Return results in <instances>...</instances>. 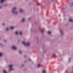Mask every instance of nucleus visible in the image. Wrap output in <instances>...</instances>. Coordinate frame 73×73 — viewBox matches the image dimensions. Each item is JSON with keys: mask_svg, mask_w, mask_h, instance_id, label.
<instances>
[{"mask_svg": "<svg viewBox=\"0 0 73 73\" xmlns=\"http://www.w3.org/2000/svg\"><path fill=\"white\" fill-rule=\"evenodd\" d=\"M17 9V6H14L12 8L11 12L13 14L15 15H19V12L16 11Z\"/></svg>", "mask_w": 73, "mask_h": 73, "instance_id": "f257e3e1", "label": "nucleus"}, {"mask_svg": "<svg viewBox=\"0 0 73 73\" xmlns=\"http://www.w3.org/2000/svg\"><path fill=\"white\" fill-rule=\"evenodd\" d=\"M13 64H10L8 66V68L9 69V71L10 72L12 70H15V68H13Z\"/></svg>", "mask_w": 73, "mask_h": 73, "instance_id": "f03ea898", "label": "nucleus"}, {"mask_svg": "<svg viewBox=\"0 0 73 73\" xmlns=\"http://www.w3.org/2000/svg\"><path fill=\"white\" fill-rule=\"evenodd\" d=\"M22 44H23V45H24L26 47H29V46H30V45H31V42H22Z\"/></svg>", "mask_w": 73, "mask_h": 73, "instance_id": "7ed1b4c3", "label": "nucleus"}, {"mask_svg": "<svg viewBox=\"0 0 73 73\" xmlns=\"http://www.w3.org/2000/svg\"><path fill=\"white\" fill-rule=\"evenodd\" d=\"M19 11L20 13H22L24 12V10L22 8H19Z\"/></svg>", "mask_w": 73, "mask_h": 73, "instance_id": "20e7f679", "label": "nucleus"}, {"mask_svg": "<svg viewBox=\"0 0 73 73\" xmlns=\"http://www.w3.org/2000/svg\"><path fill=\"white\" fill-rule=\"evenodd\" d=\"M11 49L16 50L17 49V48L16 46L13 45L11 47Z\"/></svg>", "mask_w": 73, "mask_h": 73, "instance_id": "39448f33", "label": "nucleus"}, {"mask_svg": "<svg viewBox=\"0 0 73 73\" xmlns=\"http://www.w3.org/2000/svg\"><path fill=\"white\" fill-rule=\"evenodd\" d=\"M60 35L61 36H64V32L62 30H60Z\"/></svg>", "mask_w": 73, "mask_h": 73, "instance_id": "423d86ee", "label": "nucleus"}, {"mask_svg": "<svg viewBox=\"0 0 73 73\" xmlns=\"http://www.w3.org/2000/svg\"><path fill=\"white\" fill-rule=\"evenodd\" d=\"M22 23H24L25 21V18H23L21 21Z\"/></svg>", "mask_w": 73, "mask_h": 73, "instance_id": "0eeeda50", "label": "nucleus"}, {"mask_svg": "<svg viewBox=\"0 0 73 73\" xmlns=\"http://www.w3.org/2000/svg\"><path fill=\"white\" fill-rule=\"evenodd\" d=\"M68 21L70 23H73V20L71 18H69L68 20Z\"/></svg>", "mask_w": 73, "mask_h": 73, "instance_id": "6e6552de", "label": "nucleus"}, {"mask_svg": "<svg viewBox=\"0 0 73 73\" xmlns=\"http://www.w3.org/2000/svg\"><path fill=\"white\" fill-rule=\"evenodd\" d=\"M5 30L6 31H7V32H8V31H9V28L8 27H6V28Z\"/></svg>", "mask_w": 73, "mask_h": 73, "instance_id": "1a4fd4ad", "label": "nucleus"}, {"mask_svg": "<svg viewBox=\"0 0 73 73\" xmlns=\"http://www.w3.org/2000/svg\"><path fill=\"white\" fill-rule=\"evenodd\" d=\"M15 35H19V31H17L15 32Z\"/></svg>", "mask_w": 73, "mask_h": 73, "instance_id": "9d476101", "label": "nucleus"}, {"mask_svg": "<svg viewBox=\"0 0 73 73\" xmlns=\"http://www.w3.org/2000/svg\"><path fill=\"white\" fill-rule=\"evenodd\" d=\"M19 35H20V36H22L23 35V32L22 31H20Z\"/></svg>", "mask_w": 73, "mask_h": 73, "instance_id": "9b49d317", "label": "nucleus"}, {"mask_svg": "<svg viewBox=\"0 0 73 73\" xmlns=\"http://www.w3.org/2000/svg\"><path fill=\"white\" fill-rule=\"evenodd\" d=\"M10 29L11 30H13V29H14V28H15V27L14 26H11L10 27Z\"/></svg>", "mask_w": 73, "mask_h": 73, "instance_id": "f8f14e48", "label": "nucleus"}, {"mask_svg": "<svg viewBox=\"0 0 73 73\" xmlns=\"http://www.w3.org/2000/svg\"><path fill=\"white\" fill-rule=\"evenodd\" d=\"M37 67L38 68H40V67H41V64H38L37 65Z\"/></svg>", "mask_w": 73, "mask_h": 73, "instance_id": "ddd939ff", "label": "nucleus"}, {"mask_svg": "<svg viewBox=\"0 0 73 73\" xmlns=\"http://www.w3.org/2000/svg\"><path fill=\"white\" fill-rule=\"evenodd\" d=\"M5 1V0H1L0 3H4Z\"/></svg>", "mask_w": 73, "mask_h": 73, "instance_id": "4468645a", "label": "nucleus"}, {"mask_svg": "<svg viewBox=\"0 0 73 73\" xmlns=\"http://www.w3.org/2000/svg\"><path fill=\"white\" fill-rule=\"evenodd\" d=\"M42 73H46V70H42Z\"/></svg>", "mask_w": 73, "mask_h": 73, "instance_id": "2eb2a0df", "label": "nucleus"}, {"mask_svg": "<svg viewBox=\"0 0 73 73\" xmlns=\"http://www.w3.org/2000/svg\"><path fill=\"white\" fill-rule=\"evenodd\" d=\"M7 5H8L7 3H5L3 5V7H6V6H7Z\"/></svg>", "mask_w": 73, "mask_h": 73, "instance_id": "dca6fc26", "label": "nucleus"}, {"mask_svg": "<svg viewBox=\"0 0 73 73\" xmlns=\"http://www.w3.org/2000/svg\"><path fill=\"white\" fill-rule=\"evenodd\" d=\"M3 53H0V57H3Z\"/></svg>", "mask_w": 73, "mask_h": 73, "instance_id": "f3484780", "label": "nucleus"}, {"mask_svg": "<svg viewBox=\"0 0 73 73\" xmlns=\"http://www.w3.org/2000/svg\"><path fill=\"white\" fill-rule=\"evenodd\" d=\"M40 32L42 34H43L44 33V31H42V29H40Z\"/></svg>", "mask_w": 73, "mask_h": 73, "instance_id": "a211bd4d", "label": "nucleus"}, {"mask_svg": "<svg viewBox=\"0 0 73 73\" xmlns=\"http://www.w3.org/2000/svg\"><path fill=\"white\" fill-rule=\"evenodd\" d=\"M70 7H72V6H73V2L71 4H70Z\"/></svg>", "mask_w": 73, "mask_h": 73, "instance_id": "6ab92c4d", "label": "nucleus"}, {"mask_svg": "<svg viewBox=\"0 0 73 73\" xmlns=\"http://www.w3.org/2000/svg\"><path fill=\"white\" fill-rule=\"evenodd\" d=\"M48 34L50 35H51V32L49 31H48Z\"/></svg>", "mask_w": 73, "mask_h": 73, "instance_id": "aec40b11", "label": "nucleus"}, {"mask_svg": "<svg viewBox=\"0 0 73 73\" xmlns=\"http://www.w3.org/2000/svg\"><path fill=\"white\" fill-rule=\"evenodd\" d=\"M3 42H5V43H6V42H7V40H3Z\"/></svg>", "mask_w": 73, "mask_h": 73, "instance_id": "412c9836", "label": "nucleus"}, {"mask_svg": "<svg viewBox=\"0 0 73 73\" xmlns=\"http://www.w3.org/2000/svg\"><path fill=\"white\" fill-rule=\"evenodd\" d=\"M2 25H3V26H5V24L4 23H3L2 24Z\"/></svg>", "mask_w": 73, "mask_h": 73, "instance_id": "4be33fe9", "label": "nucleus"}, {"mask_svg": "<svg viewBox=\"0 0 73 73\" xmlns=\"http://www.w3.org/2000/svg\"><path fill=\"white\" fill-rule=\"evenodd\" d=\"M37 5H38V6H39V5H40V4L39 3H37Z\"/></svg>", "mask_w": 73, "mask_h": 73, "instance_id": "5701e85b", "label": "nucleus"}, {"mask_svg": "<svg viewBox=\"0 0 73 73\" xmlns=\"http://www.w3.org/2000/svg\"><path fill=\"white\" fill-rule=\"evenodd\" d=\"M31 58H29V61H31Z\"/></svg>", "mask_w": 73, "mask_h": 73, "instance_id": "b1692460", "label": "nucleus"}, {"mask_svg": "<svg viewBox=\"0 0 73 73\" xmlns=\"http://www.w3.org/2000/svg\"><path fill=\"white\" fill-rule=\"evenodd\" d=\"M53 56H54V57H56V54H53Z\"/></svg>", "mask_w": 73, "mask_h": 73, "instance_id": "393cba45", "label": "nucleus"}, {"mask_svg": "<svg viewBox=\"0 0 73 73\" xmlns=\"http://www.w3.org/2000/svg\"><path fill=\"white\" fill-rule=\"evenodd\" d=\"M24 66V64H22L21 65V67H23V66Z\"/></svg>", "mask_w": 73, "mask_h": 73, "instance_id": "a878e982", "label": "nucleus"}, {"mask_svg": "<svg viewBox=\"0 0 73 73\" xmlns=\"http://www.w3.org/2000/svg\"><path fill=\"white\" fill-rule=\"evenodd\" d=\"M22 51L21 50L19 51V53H22Z\"/></svg>", "mask_w": 73, "mask_h": 73, "instance_id": "bb28decb", "label": "nucleus"}, {"mask_svg": "<svg viewBox=\"0 0 73 73\" xmlns=\"http://www.w3.org/2000/svg\"><path fill=\"white\" fill-rule=\"evenodd\" d=\"M2 9V7L1 6H0V9Z\"/></svg>", "mask_w": 73, "mask_h": 73, "instance_id": "cd10ccee", "label": "nucleus"}, {"mask_svg": "<svg viewBox=\"0 0 73 73\" xmlns=\"http://www.w3.org/2000/svg\"><path fill=\"white\" fill-rule=\"evenodd\" d=\"M28 20H31V18H29L28 19Z\"/></svg>", "mask_w": 73, "mask_h": 73, "instance_id": "c85d7f7f", "label": "nucleus"}, {"mask_svg": "<svg viewBox=\"0 0 73 73\" xmlns=\"http://www.w3.org/2000/svg\"><path fill=\"white\" fill-rule=\"evenodd\" d=\"M70 60H71V59H70V58H69V60L70 61Z\"/></svg>", "mask_w": 73, "mask_h": 73, "instance_id": "c756f323", "label": "nucleus"}, {"mask_svg": "<svg viewBox=\"0 0 73 73\" xmlns=\"http://www.w3.org/2000/svg\"><path fill=\"white\" fill-rule=\"evenodd\" d=\"M65 25H66V26H67V25H68V24H66Z\"/></svg>", "mask_w": 73, "mask_h": 73, "instance_id": "7c9ffc66", "label": "nucleus"}, {"mask_svg": "<svg viewBox=\"0 0 73 73\" xmlns=\"http://www.w3.org/2000/svg\"><path fill=\"white\" fill-rule=\"evenodd\" d=\"M72 69H73V67H72Z\"/></svg>", "mask_w": 73, "mask_h": 73, "instance_id": "2f4dec72", "label": "nucleus"}, {"mask_svg": "<svg viewBox=\"0 0 73 73\" xmlns=\"http://www.w3.org/2000/svg\"><path fill=\"white\" fill-rule=\"evenodd\" d=\"M52 0V1H53V0Z\"/></svg>", "mask_w": 73, "mask_h": 73, "instance_id": "473e14b6", "label": "nucleus"}]
</instances>
